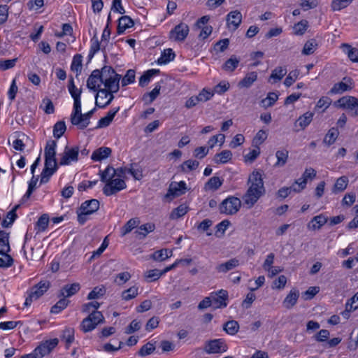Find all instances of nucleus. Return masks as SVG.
<instances>
[{"mask_svg": "<svg viewBox=\"0 0 358 358\" xmlns=\"http://www.w3.org/2000/svg\"><path fill=\"white\" fill-rule=\"evenodd\" d=\"M248 184L250 185L243 196V200L244 204L250 208L265 193L262 174L259 171H253L249 176Z\"/></svg>", "mask_w": 358, "mask_h": 358, "instance_id": "1", "label": "nucleus"}, {"mask_svg": "<svg viewBox=\"0 0 358 358\" xmlns=\"http://www.w3.org/2000/svg\"><path fill=\"white\" fill-rule=\"evenodd\" d=\"M57 142L50 140L44 149L45 166L41 175V184L47 183L50 177L57 171L59 163L56 159Z\"/></svg>", "mask_w": 358, "mask_h": 358, "instance_id": "2", "label": "nucleus"}, {"mask_svg": "<svg viewBox=\"0 0 358 358\" xmlns=\"http://www.w3.org/2000/svg\"><path fill=\"white\" fill-rule=\"evenodd\" d=\"M95 111V108L91 110L87 113L83 114L81 113V102L78 110H76V108L73 106V111L71 115V122L72 124L78 126L80 129H84L86 128L90 122V118Z\"/></svg>", "mask_w": 358, "mask_h": 358, "instance_id": "3", "label": "nucleus"}, {"mask_svg": "<svg viewBox=\"0 0 358 358\" xmlns=\"http://www.w3.org/2000/svg\"><path fill=\"white\" fill-rule=\"evenodd\" d=\"M50 287V282L48 280H41L37 285L34 286L26 298L24 306H29L31 303L41 297Z\"/></svg>", "mask_w": 358, "mask_h": 358, "instance_id": "4", "label": "nucleus"}, {"mask_svg": "<svg viewBox=\"0 0 358 358\" xmlns=\"http://www.w3.org/2000/svg\"><path fill=\"white\" fill-rule=\"evenodd\" d=\"M228 345L222 338L209 340L205 342L203 350L207 354H220L227 352Z\"/></svg>", "mask_w": 358, "mask_h": 358, "instance_id": "5", "label": "nucleus"}, {"mask_svg": "<svg viewBox=\"0 0 358 358\" xmlns=\"http://www.w3.org/2000/svg\"><path fill=\"white\" fill-rule=\"evenodd\" d=\"M241 206V200L234 196H229L224 199L220 205V211L221 213L227 215L236 214Z\"/></svg>", "mask_w": 358, "mask_h": 358, "instance_id": "6", "label": "nucleus"}, {"mask_svg": "<svg viewBox=\"0 0 358 358\" xmlns=\"http://www.w3.org/2000/svg\"><path fill=\"white\" fill-rule=\"evenodd\" d=\"M103 188V194L106 196H111L115 194L118 192L126 188L127 185L124 180L121 178H113V180H108Z\"/></svg>", "mask_w": 358, "mask_h": 358, "instance_id": "7", "label": "nucleus"}, {"mask_svg": "<svg viewBox=\"0 0 358 358\" xmlns=\"http://www.w3.org/2000/svg\"><path fill=\"white\" fill-rule=\"evenodd\" d=\"M339 106L350 112L353 117L358 116V99L355 96H345L338 100Z\"/></svg>", "mask_w": 358, "mask_h": 358, "instance_id": "8", "label": "nucleus"}, {"mask_svg": "<svg viewBox=\"0 0 358 358\" xmlns=\"http://www.w3.org/2000/svg\"><path fill=\"white\" fill-rule=\"evenodd\" d=\"M79 149L78 147L69 148L66 146L59 162L60 166L70 164L72 162H77L78 159Z\"/></svg>", "mask_w": 358, "mask_h": 358, "instance_id": "9", "label": "nucleus"}, {"mask_svg": "<svg viewBox=\"0 0 358 358\" xmlns=\"http://www.w3.org/2000/svg\"><path fill=\"white\" fill-rule=\"evenodd\" d=\"M189 27L185 23H180L176 25L169 33L170 39L176 41H183L189 34Z\"/></svg>", "mask_w": 358, "mask_h": 358, "instance_id": "10", "label": "nucleus"}, {"mask_svg": "<svg viewBox=\"0 0 358 358\" xmlns=\"http://www.w3.org/2000/svg\"><path fill=\"white\" fill-rule=\"evenodd\" d=\"M58 344V339L54 338L41 343L34 351L38 358L48 355Z\"/></svg>", "mask_w": 358, "mask_h": 358, "instance_id": "11", "label": "nucleus"}, {"mask_svg": "<svg viewBox=\"0 0 358 358\" xmlns=\"http://www.w3.org/2000/svg\"><path fill=\"white\" fill-rule=\"evenodd\" d=\"M103 75L99 70H94L87 80V87L94 92L99 90L100 83H103Z\"/></svg>", "mask_w": 358, "mask_h": 358, "instance_id": "12", "label": "nucleus"}, {"mask_svg": "<svg viewBox=\"0 0 358 358\" xmlns=\"http://www.w3.org/2000/svg\"><path fill=\"white\" fill-rule=\"evenodd\" d=\"M226 21L229 29L236 30L242 22V14L237 10L231 11L227 15Z\"/></svg>", "mask_w": 358, "mask_h": 358, "instance_id": "13", "label": "nucleus"}, {"mask_svg": "<svg viewBox=\"0 0 358 358\" xmlns=\"http://www.w3.org/2000/svg\"><path fill=\"white\" fill-rule=\"evenodd\" d=\"M211 299L215 308H225L227 306L228 292L224 289H220L218 292L212 293Z\"/></svg>", "mask_w": 358, "mask_h": 358, "instance_id": "14", "label": "nucleus"}, {"mask_svg": "<svg viewBox=\"0 0 358 358\" xmlns=\"http://www.w3.org/2000/svg\"><path fill=\"white\" fill-rule=\"evenodd\" d=\"M121 78L120 75L117 74L114 76H109L103 78V83L105 85V89H106L110 93H115L119 90L120 86V80Z\"/></svg>", "mask_w": 358, "mask_h": 358, "instance_id": "15", "label": "nucleus"}, {"mask_svg": "<svg viewBox=\"0 0 358 358\" xmlns=\"http://www.w3.org/2000/svg\"><path fill=\"white\" fill-rule=\"evenodd\" d=\"M186 189V183L184 181H180L179 182H172L169 186V191L166 196L168 197L169 195H172L173 196H179L184 194Z\"/></svg>", "mask_w": 358, "mask_h": 358, "instance_id": "16", "label": "nucleus"}, {"mask_svg": "<svg viewBox=\"0 0 358 358\" xmlns=\"http://www.w3.org/2000/svg\"><path fill=\"white\" fill-rule=\"evenodd\" d=\"M69 92L71 94L72 98L74 100L73 106H76V110H78V108L80 106V95L82 93L81 89L76 88L74 85L73 78H71L69 80V85H68Z\"/></svg>", "mask_w": 358, "mask_h": 358, "instance_id": "17", "label": "nucleus"}, {"mask_svg": "<svg viewBox=\"0 0 358 358\" xmlns=\"http://www.w3.org/2000/svg\"><path fill=\"white\" fill-rule=\"evenodd\" d=\"M239 264H240V262H239V260L238 259L232 258V259H230L229 260H228L226 262H224V263H222L220 264H218L215 267V270L218 273H227V272H228L229 271H231L234 268H236L237 266H239Z\"/></svg>", "mask_w": 358, "mask_h": 358, "instance_id": "18", "label": "nucleus"}, {"mask_svg": "<svg viewBox=\"0 0 358 358\" xmlns=\"http://www.w3.org/2000/svg\"><path fill=\"white\" fill-rule=\"evenodd\" d=\"M99 208V201L97 199H92L83 202L80 207V210H83L91 215L97 211Z\"/></svg>", "mask_w": 358, "mask_h": 358, "instance_id": "19", "label": "nucleus"}, {"mask_svg": "<svg viewBox=\"0 0 358 358\" xmlns=\"http://www.w3.org/2000/svg\"><path fill=\"white\" fill-rule=\"evenodd\" d=\"M134 25L133 20L127 15L122 16L118 20V24L117 27V32L118 34H122L124 31Z\"/></svg>", "mask_w": 358, "mask_h": 358, "instance_id": "20", "label": "nucleus"}, {"mask_svg": "<svg viewBox=\"0 0 358 358\" xmlns=\"http://www.w3.org/2000/svg\"><path fill=\"white\" fill-rule=\"evenodd\" d=\"M80 289V285L78 282L68 284L64 285L60 290L59 296L70 297L76 294Z\"/></svg>", "mask_w": 358, "mask_h": 358, "instance_id": "21", "label": "nucleus"}, {"mask_svg": "<svg viewBox=\"0 0 358 358\" xmlns=\"http://www.w3.org/2000/svg\"><path fill=\"white\" fill-rule=\"evenodd\" d=\"M299 296V292L295 289H292L285 298L282 304L287 309L292 308L297 302Z\"/></svg>", "mask_w": 358, "mask_h": 358, "instance_id": "22", "label": "nucleus"}, {"mask_svg": "<svg viewBox=\"0 0 358 358\" xmlns=\"http://www.w3.org/2000/svg\"><path fill=\"white\" fill-rule=\"evenodd\" d=\"M155 229V225L153 223L148 222L145 224H143L138 227L137 230L135 231V234L138 239L145 238L147 235L153 231Z\"/></svg>", "mask_w": 358, "mask_h": 358, "instance_id": "23", "label": "nucleus"}, {"mask_svg": "<svg viewBox=\"0 0 358 358\" xmlns=\"http://www.w3.org/2000/svg\"><path fill=\"white\" fill-rule=\"evenodd\" d=\"M111 152L112 150L110 148L101 147L93 152L91 159L95 162L101 161L108 157Z\"/></svg>", "mask_w": 358, "mask_h": 358, "instance_id": "24", "label": "nucleus"}, {"mask_svg": "<svg viewBox=\"0 0 358 358\" xmlns=\"http://www.w3.org/2000/svg\"><path fill=\"white\" fill-rule=\"evenodd\" d=\"M342 50L348 55V58L352 62L358 63V49L352 48L348 43H342L341 45Z\"/></svg>", "mask_w": 358, "mask_h": 358, "instance_id": "25", "label": "nucleus"}, {"mask_svg": "<svg viewBox=\"0 0 358 358\" xmlns=\"http://www.w3.org/2000/svg\"><path fill=\"white\" fill-rule=\"evenodd\" d=\"M328 219L322 214L315 216L308 224V228L312 230L320 229L327 222Z\"/></svg>", "mask_w": 358, "mask_h": 358, "instance_id": "26", "label": "nucleus"}, {"mask_svg": "<svg viewBox=\"0 0 358 358\" xmlns=\"http://www.w3.org/2000/svg\"><path fill=\"white\" fill-rule=\"evenodd\" d=\"M348 182H349V180L347 176H343L338 178L336 180V181L332 188L333 193L337 194L338 192H343L347 188Z\"/></svg>", "mask_w": 358, "mask_h": 358, "instance_id": "27", "label": "nucleus"}, {"mask_svg": "<svg viewBox=\"0 0 358 358\" xmlns=\"http://www.w3.org/2000/svg\"><path fill=\"white\" fill-rule=\"evenodd\" d=\"M289 152L286 149H282L278 150L275 152V157L277 158V162L275 164L274 166L275 167H282L285 165L288 159Z\"/></svg>", "mask_w": 358, "mask_h": 358, "instance_id": "28", "label": "nucleus"}, {"mask_svg": "<svg viewBox=\"0 0 358 358\" xmlns=\"http://www.w3.org/2000/svg\"><path fill=\"white\" fill-rule=\"evenodd\" d=\"M232 153L230 150H225L217 153L214 157V162L216 164H226L231 159Z\"/></svg>", "mask_w": 358, "mask_h": 358, "instance_id": "29", "label": "nucleus"}, {"mask_svg": "<svg viewBox=\"0 0 358 358\" xmlns=\"http://www.w3.org/2000/svg\"><path fill=\"white\" fill-rule=\"evenodd\" d=\"M223 330L229 335L234 336L239 330V324L236 320H229L223 324Z\"/></svg>", "mask_w": 358, "mask_h": 358, "instance_id": "30", "label": "nucleus"}, {"mask_svg": "<svg viewBox=\"0 0 358 358\" xmlns=\"http://www.w3.org/2000/svg\"><path fill=\"white\" fill-rule=\"evenodd\" d=\"M257 79V73L255 71L250 72L239 82L238 85L241 87H249Z\"/></svg>", "mask_w": 358, "mask_h": 358, "instance_id": "31", "label": "nucleus"}, {"mask_svg": "<svg viewBox=\"0 0 358 358\" xmlns=\"http://www.w3.org/2000/svg\"><path fill=\"white\" fill-rule=\"evenodd\" d=\"M159 73L158 69H150L145 71L139 79V85L145 87L148 84L152 77Z\"/></svg>", "mask_w": 358, "mask_h": 358, "instance_id": "32", "label": "nucleus"}, {"mask_svg": "<svg viewBox=\"0 0 358 358\" xmlns=\"http://www.w3.org/2000/svg\"><path fill=\"white\" fill-rule=\"evenodd\" d=\"M343 80H348L351 83L350 79L344 78ZM351 84L348 85L347 83L345 82H340L338 83H336L334 85V86L331 90V92L334 94H339L342 93L343 92L348 91L349 90H351Z\"/></svg>", "mask_w": 358, "mask_h": 358, "instance_id": "33", "label": "nucleus"}, {"mask_svg": "<svg viewBox=\"0 0 358 358\" xmlns=\"http://www.w3.org/2000/svg\"><path fill=\"white\" fill-rule=\"evenodd\" d=\"M313 113L312 112H306L303 115H301L296 122L301 129H304L307 126L310 124L313 120Z\"/></svg>", "mask_w": 358, "mask_h": 358, "instance_id": "34", "label": "nucleus"}, {"mask_svg": "<svg viewBox=\"0 0 358 358\" xmlns=\"http://www.w3.org/2000/svg\"><path fill=\"white\" fill-rule=\"evenodd\" d=\"M287 69L285 67H277L272 71L268 80L271 82L273 80V83L280 81L287 73Z\"/></svg>", "mask_w": 358, "mask_h": 358, "instance_id": "35", "label": "nucleus"}, {"mask_svg": "<svg viewBox=\"0 0 358 358\" xmlns=\"http://www.w3.org/2000/svg\"><path fill=\"white\" fill-rule=\"evenodd\" d=\"M161 90V85L157 84L155 85V88L149 93H145L143 96V100L145 102V103H151L159 94Z\"/></svg>", "mask_w": 358, "mask_h": 358, "instance_id": "36", "label": "nucleus"}, {"mask_svg": "<svg viewBox=\"0 0 358 358\" xmlns=\"http://www.w3.org/2000/svg\"><path fill=\"white\" fill-rule=\"evenodd\" d=\"M5 249L0 250V267H10L13 263V259L8 255Z\"/></svg>", "mask_w": 358, "mask_h": 358, "instance_id": "37", "label": "nucleus"}, {"mask_svg": "<svg viewBox=\"0 0 358 358\" xmlns=\"http://www.w3.org/2000/svg\"><path fill=\"white\" fill-rule=\"evenodd\" d=\"M82 62L83 56L80 54H76L73 58V61L71 65V69L72 71L76 73V76H78L82 71Z\"/></svg>", "mask_w": 358, "mask_h": 358, "instance_id": "38", "label": "nucleus"}, {"mask_svg": "<svg viewBox=\"0 0 358 358\" xmlns=\"http://www.w3.org/2000/svg\"><path fill=\"white\" fill-rule=\"evenodd\" d=\"M139 223L140 220L137 217L130 219L122 228V236H124L131 231Z\"/></svg>", "mask_w": 358, "mask_h": 358, "instance_id": "39", "label": "nucleus"}, {"mask_svg": "<svg viewBox=\"0 0 358 358\" xmlns=\"http://www.w3.org/2000/svg\"><path fill=\"white\" fill-rule=\"evenodd\" d=\"M172 255V251L167 249H162L155 251L152 255V258L158 262H162Z\"/></svg>", "mask_w": 358, "mask_h": 358, "instance_id": "40", "label": "nucleus"}, {"mask_svg": "<svg viewBox=\"0 0 358 358\" xmlns=\"http://www.w3.org/2000/svg\"><path fill=\"white\" fill-rule=\"evenodd\" d=\"M338 136V129L335 127H332L329 130L327 134L325 135L323 140V143L328 145H331L336 141Z\"/></svg>", "mask_w": 358, "mask_h": 358, "instance_id": "41", "label": "nucleus"}, {"mask_svg": "<svg viewBox=\"0 0 358 358\" xmlns=\"http://www.w3.org/2000/svg\"><path fill=\"white\" fill-rule=\"evenodd\" d=\"M138 294V287L132 286L122 292V299L124 301H129L134 299Z\"/></svg>", "mask_w": 358, "mask_h": 358, "instance_id": "42", "label": "nucleus"}, {"mask_svg": "<svg viewBox=\"0 0 358 358\" xmlns=\"http://www.w3.org/2000/svg\"><path fill=\"white\" fill-rule=\"evenodd\" d=\"M101 180L103 182H108V180H113L115 176V169L110 166H108L103 171H100Z\"/></svg>", "mask_w": 358, "mask_h": 358, "instance_id": "43", "label": "nucleus"}, {"mask_svg": "<svg viewBox=\"0 0 358 358\" xmlns=\"http://www.w3.org/2000/svg\"><path fill=\"white\" fill-rule=\"evenodd\" d=\"M317 46V43L315 39H310L308 41L303 48L302 54L305 55H310L314 53Z\"/></svg>", "mask_w": 358, "mask_h": 358, "instance_id": "44", "label": "nucleus"}, {"mask_svg": "<svg viewBox=\"0 0 358 358\" xmlns=\"http://www.w3.org/2000/svg\"><path fill=\"white\" fill-rule=\"evenodd\" d=\"M175 57V54L173 52L172 49L169 48L166 49L162 52L161 57L158 59L159 64H166L172 60H173Z\"/></svg>", "mask_w": 358, "mask_h": 358, "instance_id": "45", "label": "nucleus"}, {"mask_svg": "<svg viewBox=\"0 0 358 358\" xmlns=\"http://www.w3.org/2000/svg\"><path fill=\"white\" fill-rule=\"evenodd\" d=\"M240 61L236 56H231L223 65V69L228 71H234L238 66Z\"/></svg>", "mask_w": 358, "mask_h": 358, "instance_id": "46", "label": "nucleus"}, {"mask_svg": "<svg viewBox=\"0 0 358 358\" xmlns=\"http://www.w3.org/2000/svg\"><path fill=\"white\" fill-rule=\"evenodd\" d=\"M97 94L96 95V106L101 108V103H105V99L108 96V91L106 89H99L97 91Z\"/></svg>", "mask_w": 358, "mask_h": 358, "instance_id": "47", "label": "nucleus"}, {"mask_svg": "<svg viewBox=\"0 0 358 358\" xmlns=\"http://www.w3.org/2000/svg\"><path fill=\"white\" fill-rule=\"evenodd\" d=\"M19 207V206H15V208L9 211L7 214V218L9 219V221H7V219H4L1 222V226L3 227H9L15 221V220L17 217V214L15 213L17 208Z\"/></svg>", "mask_w": 358, "mask_h": 358, "instance_id": "48", "label": "nucleus"}, {"mask_svg": "<svg viewBox=\"0 0 358 358\" xmlns=\"http://www.w3.org/2000/svg\"><path fill=\"white\" fill-rule=\"evenodd\" d=\"M66 127L64 121L57 122L53 127V135L56 138H59L65 132Z\"/></svg>", "mask_w": 358, "mask_h": 358, "instance_id": "49", "label": "nucleus"}, {"mask_svg": "<svg viewBox=\"0 0 358 358\" xmlns=\"http://www.w3.org/2000/svg\"><path fill=\"white\" fill-rule=\"evenodd\" d=\"M155 350V345L150 342H148L146 344H145L141 348V349L138 352V354L141 357H145L153 353Z\"/></svg>", "mask_w": 358, "mask_h": 358, "instance_id": "50", "label": "nucleus"}, {"mask_svg": "<svg viewBox=\"0 0 358 358\" xmlns=\"http://www.w3.org/2000/svg\"><path fill=\"white\" fill-rule=\"evenodd\" d=\"M106 293V289L104 287H94L87 295V299H96L103 296Z\"/></svg>", "mask_w": 358, "mask_h": 358, "instance_id": "51", "label": "nucleus"}, {"mask_svg": "<svg viewBox=\"0 0 358 358\" xmlns=\"http://www.w3.org/2000/svg\"><path fill=\"white\" fill-rule=\"evenodd\" d=\"M62 340L66 342V348H69L74 341V329L72 328L66 329L63 331Z\"/></svg>", "mask_w": 358, "mask_h": 358, "instance_id": "52", "label": "nucleus"}, {"mask_svg": "<svg viewBox=\"0 0 358 358\" xmlns=\"http://www.w3.org/2000/svg\"><path fill=\"white\" fill-rule=\"evenodd\" d=\"M187 213V207L185 205H180L175 208L170 215V218L176 220L185 215Z\"/></svg>", "mask_w": 358, "mask_h": 358, "instance_id": "53", "label": "nucleus"}, {"mask_svg": "<svg viewBox=\"0 0 358 358\" xmlns=\"http://www.w3.org/2000/svg\"><path fill=\"white\" fill-rule=\"evenodd\" d=\"M199 165V162L198 161L189 159L184 162L180 167L183 172H187L196 169Z\"/></svg>", "mask_w": 358, "mask_h": 358, "instance_id": "54", "label": "nucleus"}, {"mask_svg": "<svg viewBox=\"0 0 358 358\" xmlns=\"http://www.w3.org/2000/svg\"><path fill=\"white\" fill-rule=\"evenodd\" d=\"M222 184V181L219 177L213 176L210 178L206 184V189H217Z\"/></svg>", "mask_w": 358, "mask_h": 358, "instance_id": "55", "label": "nucleus"}, {"mask_svg": "<svg viewBox=\"0 0 358 358\" xmlns=\"http://www.w3.org/2000/svg\"><path fill=\"white\" fill-rule=\"evenodd\" d=\"M278 95L275 92H269L266 98L262 101V106L264 108L272 106L275 102L278 100Z\"/></svg>", "mask_w": 358, "mask_h": 358, "instance_id": "56", "label": "nucleus"}, {"mask_svg": "<svg viewBox=\"0 0 358 358\" xmlns=\"http://www.w3.org/2000/svg\"><path fill=\"white\" fill-rule=\"evenodd\" d=\"M69 302V301L66 300L64 297L61 299L51 308L50 312L55 314L59 313L68 306Z\"/></svg>", "mask_w": 358, "mask_h": 358, "instance_id": "57", "label": "nucleus"}, {"mask_svg": "<svg viewBox=\"0 0 358 358\" xmlns=\"http://www.w3.org/2000/svg\"><path fill=\"white\" fill-rule=\"evenodd\" d=\"M89 318H91L92 322L94 323V325L95 327L101 323L104 322V317L101 312L100 311H94L92 310V312L88 315Z\"/></svg>", "mask_w": 358, "mask_h": 358, "instance_id": "58", "label": "nucleus"}, {"mask_svg": "<svg viewBox=\"0 0 358 358\" xmlns=\"http://www.w3.org/2000/svg\"><path fill=\"white\" fill-rule=\"evenodd\" d=\"M0 247L1 249H5V251H10L9 235L2 230H0Z\"/></svg>", "mask_w": 358, "mask_h": 358, "instance_id": "59", "label": "nucleus"}, {"mask_svg": "<svg viewBox=\"0 0 358 358\" xmlns=\"http://www.w3.org/2000/svg\"><path fill=\"white\" fill-rule=\"evenodd\" d=\"M308 27V22L306 20H303L296 24L294 27V34L296 35H303L306 31Z\"/></svg>", "mask_w": 358, "mask_h": 358, "instance_id": "60", "label": "nucleus"}, {"mask_svg": "<svg viewBox=\"0 0 358 358\" xmlns=\"http://www.w3.org/2000/svg\"><path fill=\"white\" fill-rule=\"evenodd\" d=\"M224 139L225 136L222 134L213 136L208 141L209 148H213L217 143H220V146L222 145L223 143H224Z\"/></svg>", "mask_w": 358, "mask_h": 358, "instance_id": "61", "label": "nucleus"}, {"mask_svg": "<svg viewBox=\"0 0 358 358\" xmlns=\"http://www.w3.org/2000/svg\"><path fill=\"white\" fill-rule=\"evenodd\" d=\"M135 81V71L129 69L127 71L125 76L122 79V85L127 86Z\"/></svg>", "mask_w": 358, "mask_h": 358, "instance_id": "62", "label": "nucleus"}, {"mask_svg": "<svg viewBox=\"0 0 358 358\" xmlns=\"http://www.w3.org/2000/svg\"><path fill=\"white\" fill-rule=\"evenodd\" d=\"M267 133L264 130H259L252 141V144L255 146H259L261 145L266 138H267Z\"/></svg>", "mask_w": 358, "mask_h": 358, "instance_id": "63", "label": "nucleus"}, {"mask_svg": "<svg viewBox=\"0 0 358 358\" xmlns=\"http://www.w3.org/2000/svg\"><path fill=\"white\" fill-rule=\"evenodd\" d=\"M352 0H333L331 7L334 10H340L347 7Z\"/></svg>", "mask_w": 358, "mask_h": 358, "instance_id": "64", "label": "nucleus"}]
</instances>
